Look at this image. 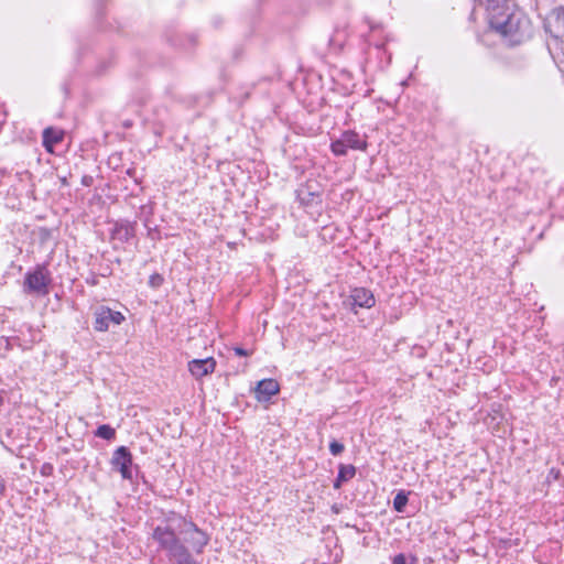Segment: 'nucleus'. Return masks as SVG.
<instances>
[{
	"label": "nucleus",
	"mask_w": 564,
	"mask_h": 564,
	"mask_svg": "<svg viewBox=\"0 0 564 564\" xmlns=\"http://www.w3.org/2000/svg\"><path fill=\"white\" fill-rule=\"evenodd\" d=\"M366 145V140L360 138L357 133L349 131L345 132L340 139L332 143V151L336 155H344L348 148L354 150H365Z\"/></svg>",
	"instance_id": "2"
},
{
	"label": "nucleus",
	"mask_w": 564,
	"mask_h": 564,
	"mask_svg": "<svg viewBox=\"0 0 564 564\" xmlns=\"http://www.w3.org/2000/svg\"><path fill=\"white\" fill-rule=\"evenodd\" d=\"M476 6L485 10L487 19L496 12H502V9L507 8L511 0H475Z\"/></svg>",
	"instance_id": "11"
},
{
	"label": "nucleus",
	"mask_w": 564,
	"mask_h": 564,
	"mask_svg": "<svg viewBox=\"0 0 564 564\" xmlns=\"http://www.w3.org/2000/svg\"><path fill=\"white\" fill-rule=\"evenodd\" d=\"M3 491H4V484L2 480H0V496L3 495Z\"/></svg>",
	"instance_id": "23"
},
{
	"label": "nucleus",
	"mask_w": 564,
	"mask_h": 564,
	"mask_svg": "<svg viewBox=\"0 0 564 564\" xmlns=\"http://www.w3.org/2000/svg\"><path fill=\"white\" fill-rule=\"evenodd\" d=\"M356 474V469L352 465H341L339 468V480H349Z\"/></svg>",
	"instance_id": "15"
},
{
	"label": "nucleus",
	"mask_w": 564,
	"mask_h": 564,
	"mask_svg": "<svg viewBox=\"0 0 564 564\" xmlns=\"http://www.w3.org/2000/svg\"><path fill=\"white\" fill-rule=\"evenodd\" d=\"M163 282V278L159 274H154L150 278V284L154 288L160 286Z\"/></svg>",
	"instance_id": "19"
},
{
	"label": "nucleus",
	"mask_w": 564,
	"mask_h": 564,
	"mask_svg": "<svg viewBox=\"0 0 564 564\" xmlns=\"http://www.w3.org/2000/svg\"><path fill=\"white\" fill-rule=\"evenodd\" d=\"M154 539L159 541V543L169 551L171 545L176 543L175 533L171 530V528H156L153 534Z\"/></svg>",
	"instance_id": "12"
},
{
	"label": "nucleus",
	"mask_w": 564,
	"mask_h": 564,
	"mask_svg": "<svg viewBox=\"0 0 564 564\" xmlns=\"http://www.w3.org/2000/svg\"><path fill=\"white\" fill-rule=\"evenodd\" d=\"M408 503V497L403 492H399L393 500V507L398 512H402Z\"/></svg>",
	"instance_id": "17"
},
{
	"label": "nucleus",
	"mask_w": 564,
	"mask_h": 564,
	"mask_svg": "<svg viewBox=\"0 0 564 564\" xmlns=\"http://www.w3.org/2000/svg\"><path fill=\"white\" fill-rule=\"evenodd\" d=\"M110 464L121 474L122 478L131 479L132 455L126 446H120L115 451Z\"/></svg>",
	"instance_id": "3"
},
{
	"label": "nucleus",
	"mask_w": 564,
	"mask_h": 564,
	"mask_svg": "<svg viewBox=\"0 0 564 564\" xmlns=\"http://www.w3.org/2000/svg\"><path fill=\"white\" fill-rule=\"evenodd\" d=\"M350 299L354 306L370 308L375 305L372 293L364 288L355 289Z\"/></svg>",
	"instance_id": "10"
},
{
	"label": "nucleus",
	"mask_w": 564,
	"mask_h": 564,
	"mask_svg": "<svg viewBox=\"0 0 564 564\" xmlns=\"http://www.w3.org/2000/svg\"><path fill=\"white\" fill-rule=\"evenodd\" d=\"M343 481H344V480H339V476H338V477H337V479H336V481H335V485H334V486H335V488H339Z\"/></svg>",
	"instance_id": "22"
},
{
	"label": "nucleus",
	"mask_w": 564,
	"mask_h": 564,
	"mask_svg": "<svg viewBox=\"0 0 564 564\" xmlns=\"http://www.w3.org/2000/svg\"><path fill=\"white\" fill-rule=\"evenodd\" d=\"M64 132L54 128H46L43 132V145L48 152H53V147L63 140Z\"/></svg>",
	"instance_id": "13"
},
{
	"label": "nucleus",
	"mask_w": 564,
	"mask_h": 564,
	"mask_svg": "<svg viewBox=\"0 0 564 564\" xmlns=\"http://www.w3.org/2000/svg\"><path fill=\"white\" fill-rule=\"evenodd\" d=\"M393 564H406L405 557L403 554H399L393 557Z\"/></svg>",
	"instance_id": "20"
},
{
	"label": "nucleus",
	"mask_w": 564,
	"mask_h": 564,
	"mask_svg": "<svg viewBox=\"0 0 564 564\" xmlns=\"http://www.w3.org/2000/svg\"><path fill=\"white\" fill-rule=\"evenodd\" d=\"M489 25L501 35L509 39L511 44H518L531 35V22L528 17L518 9H512L511 3L488 18Z\"/></svg>",
	"instance_id": "1"
},
{
	"label": "nucleus",
	"mask_w": 564,
	"mask_h": 564,
	"mask_svg": "<svg viewBox=\"0 0 564 564\" xmlns=\"http://www.w3.org/2000/svg\"><path fill=\"white\" fill-rule=\"evenodd\" d=\"M170 554L176 560L178 564H193L185 547L178 542L171 545L169 549Z\"/></svg>",
	"instance_id": "14"
},
{
	"label": "nucleus",
	"mask_w": 564,
	"mask_h": 564,
	"mask_svg": "<svg viewBox=\"0 0 564 564\" xmlns=\"http://www.w3.org/2000/svg\"><path fill=\"white\" fill-rule=\"evenodd\" d=\"M280 390L279 383L273 379L261 380L256 390V398L258 401H268L272 395L276 394Z\"/></svg>",
	"instance_id": "9"
},
{
	"label": "nucleus",
	"mask_w": 564,
	"mask_h": 564,
	"mask_svg": "<svg viewBox=\"0 0 564 564\" xmlns=\"http://www.w3.org/2000/svg\"><path fill=\"white\" fill-rule=\"evenodd\" d=\"M344 445L338 443L337 441H333L330 444H329V451L333 455L337 456L339 454L343 453L344 451Z\"/></svg>",
	"instance_id": "18"
},
{
	"label": "nucleus",
	"mask_w": 564,
	"mask_h": 564,
	"mask_svg": "<svg viewBox=\"0 0 564 564\" xmlns=\"http://www.w3.org/2000/svg\"><path fill=\"white\" fill-rule=\"evenodd\" d=\"M235 351L239 356H247L248 355L247 351L243 350L242 348H236Z\"/></svg>",
	"instance_id": "21"
},
{
	"label": "nucleus",
	"mask_w": 564,
	"mask_h": 564,
	"mask_svg": "<svg viewBox=\"0 0 564 564\" xmlns=\"http://www.w3.org/2000/svg\"><path fill=\"white\" fill-rule=\"evenodd\" d=\"M544 26L554 39L564 41V8L553 9L547 14Z\"/></svg>",
	"instance_id": "5"
},
{
	"label": "nucleus",
	"mask_w": 564,
	"mask_h": 564,
	"mask_svg": "<svg viewBox=\"0 0 564 564\" xmlns=\"http://www.w3.org/2000/svg\"><path fill=\"white\" fill-rule=\"evenodd\" d=\"M47 284V272L43 268H39L34 272L26 274L25 289L30 293L46 294Z\"/></svg>",
	"instance_id": "6"
},
{
	"label": "nucleus",
	"mask_w": 564,
	"mask_h": 564,
	"mask_svg": "<svg viewBox=\"0 0 564 564\" xmlns=\"http://www.w3.org/2000/svg\"><path fill=\"white\" fill-rule=\"evenodd\" d=\"M215 368L216 360L212 357L205 359H193L188 362V371L197 380L213 373Z\"/></svg>",
	"instance_id": "8"
},
{
	"label": "nucleus",
	"mask_w": 564,
	"mask_h": 564,
	"mask_svg": "<svg viewBox=\"0 0 564 564\" xmlns=\"http://www.w3.org/2000/svg\"><path fill=\"white\" fill-rule=\"evenodd\" d=\"M181 534L184 541L189 543L197 552H200L208 542L206 533L197 529L193 523H184Z\"/></svg>",
	"instance_id": "7"
},
{
	"label": "nucleus",
	"mask_w": 564,
	"mask_h": 564,
	"mask_svg": "<svg viewBox=\"0 0 564 564\" xmlns=\"http://www.w3.org/2000/svg\"><path fill=\"white\" fill-rule=\"evenodd\" d=\"M124 316L120 312L111 311L108 307H100L95 313V329L106 332L110 325H120Z\"/></svg>",
	"instance_id": "4"
},
{
	"label": "nucleus",
	"mask_w": 564,
	"mask_h": 564,
	"mask_svg": "<svg viewBox=\"0 0 564 564\" xmlns=\"http://www.w3.org/2000/svg\"><path fill=\"white\" fill-rule=\"evenodd\" d=\"M96 435L105 440H111L115 436V430L109 425H100Z\"/></svg>",
	"instance_id": "16"
}]
</instances>
